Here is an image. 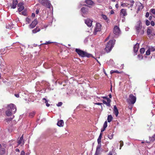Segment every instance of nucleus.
Segmentation results:
<instances>
[{"instance_id":"nucleus-1","label":"nucleus","mask_w":155,"mask_h":155,"mask_svg":"<svg viewBox=\"0 0 155 155\" xmlns=\"http://www.w3.org/2000/svg\"><path fill=\"white\" fill-rule=\"evenodd\" d=\"M135 28L136 32L138 34H143L144 32V29H142L141 22L139 21L137 23V24L135 26Z\"/></svg>"},{"instance_id":"nucleus-2","label":"nucleus","mask_w":155,"mask_h":155,"mask_svg":"<svg viewBox=\"0 0 155 155\" xmlns=\"http://www.w3.org/2000/svg\"><path fill=\"white\" fill-rule=\"evenodd\" d=\"M115 40L114 39L110 40L106 45L105 50L107 52H109L114 46Z\"/></svg>"},{"instance_id":"nucleus-3","label":"nucleus","mask_w":155,"mask_h":155,"mask_svg":"<svg viewBox=\"0 0 155 155\" xmlns=\"http://www.w3.org/2000/svg\"><path fill=\"white\" fill-rule=\"evenodd\" d=\"M76 51L80 56L82 57H90L91 56V55L90 54L87 53L84 51L80 49H76Z\"/></svg>"},{"instance_id":"nucleus-4","label":"nucleus","mask_w":155,"mask_h":155,"mask_svg":"<svg viewBox=\"0 0 155 155\" xmlns=\"http://www.w3.org/2000/svg\"><path fill=\"white\" fill-rule=\"evenodd\" d=\"M38 1L43 5L49 8H50L51 4L49 1L48 0H38Z\"/></svg>"},{"instance_id":"nucleus-5","label":"nucleus","mask_w":155,"mask_h":155,"mask_svg":"<svg viewBox=\"0 0 155 155\" xmlns=\"http://www.w3.org/2000/svg\"><path fill=\"white\" fill-rule=\"evenodd\" d=\"M136 99V97L133 94H130L129 95V98L127 100V101L129 104H134L135 102Z\"/></svg>"},{"instance_id":"nucleus-6","label":"nucleus","mask_w":155,"mask_h":155,"mask_svg":"<svg viewBox=\"0 0 155 155\" xmlns=\"http://www.w3.org/2000/svg\"><path fill=\"white\" fill-rule=\"evenodd\" d=\"M101 25L99 23H97L95 26L94 33V35H96L97 32L101 30Z\"/></svg>"},{"instance_id":"nucleus-7","label":"nucleus","mask_w":155,"mask_h":155,"mask_svg":"<svg viewBox=\"0 0 155 155\" xmlns=\"http://www.w3.org/2000/svg\"><path fill=\"white\" fill-rule=\"evenodd\" d=\"M7 109L9 110L12 111H13V113H15L16 108L15 106L12 104H11L8 105L7 106Z\"/></svg>"},{"instance_id":"nucleus-8","label":"nucleus","mask_w":155,"mask_h":155,"mask_svg":"<svg viewBox=\"0 0 155 155\" xmlns=\"http://www.w3.org/2000/svg\"><path fill=\"white\" fill-rule=\"evenodd\" d=\"M114 34L117 36L119 35L120 33V31L119 28L117 26H114Z\"/></svg>"},{"instance_id":"nucleus-9","label":"nucleus","mask_w":155,"mask_h":155,"mask_svg":"<svg viewBox=\"0 0 155 155\" xmlns=\"http://www.w3.org/2000/svg\"><path fill=\"white\" fill-rule=\"evenodd\" d=\"M18 3V2L17 0H13L12 4V5L10 3H8V6H11V8L14 9L16 8Z\"/></svg>"},{"instance_id":"nucleus-10","label":"nucleus","mask_w":155,"mask_h":155,"mask_svg":"<svg viewBox=\"0 0 155 155\" xmlns=\"http://www.w3.org/2000/svg\"><path fill=\"white\" fill-rule=\"evenodd\" d=\"M81 10L82 12V16L84 17H85L86 15L88 13V8L86 7H83L82 8Z\"/></svg>"},{"instance_id":"nucleus-11","label":"nucleus","mask_w":155,"mask_h":155,"mask_svg":"<svg viewBox=\"0 0 155 155\" xmlns=\"http://www.w3.org/2000/svg\"><path fill=\"white\" fill-rule=\"evenodd\" d=\"M17 143H18V146L20 145L21 146H22L24 145V141L23 140V135L19 139H18Z\"/></svg>"},{"instance_id":"nucleus-12","label":"nucleus","mask_w":155,"mask_h":155,"mask_svg":"<svg viewBox=\"0 0 155 155\" xmlns=\"http://www.w3.org/2000/svg\"><path fill=\"white\" fill-rule=\"evenodd\" d=\"M38 21L36 19H35L29 25V28H34L38 24Z\"/></svg>"},{"instance_id":"nucleus-13","label":"nucleus","mask_w":155,"mask_h":155,"mask_svg":"<svg viewBox=\"0 0 155 155\" xmlns=\"http://www.w3.org/2000/svg\"><path fill=\"white\" fill-rule=\"evenodd\" d=\"M93 22L92 20L91 19H90L89 18H87L85 20V23L89 27L91 26L92 25V22Z\"/></svg>"},{"instance_id":"nucleus-14","label":"nucleus","mask_w":155,"mask_h":155,"mask_svg":"<svg viewBox=\"0 0 155 155\" xmlns=\"http://www.w3.org/2000/svg\"><path fill=\"white\" fill-rule=\"evenodd\" d=\"M130 4H127L126 3L125 4L124 3L123 4H122L121 5H124V6H125V5L126 6H128V8H132L134 5V1L133 0H130Z\"/></svg>"},{"instance_id":"nucleus-15","label":"nucleus","mask_w":155,"mask_h":155,"mask_svg":"<svg viewBox=\"0 0 155 155\" xmlns=\"http://www.w3.org/2000/svg\"><path fill=\"white\" fill-rule=\"evenodd\" d=\"M147 34L149 37L151 36H153L154 35V34L153 32V29L152 28H148L147 29Z\"/></svg>"},{"instance_id":"nucleus-16","label":"nucleus","mask_w":155,"mask_h":155,"mask_svg":"<svg viewBox=\"0 0 155 155\" xmlns=\"http://www.w3.org/2000/svg\"><path fill=\"white\" fill-rule=\"evenodd\" d=\"M18 10L19 12H21L24 9V7L22 2L19 3L18 4Z\"/></svg>"},{"instance_id":"nucleus-17","label":"nucleus","mask_w":155,"mask_h":155,"mask_svg":"<svg viewBox=\"0 0 155 155\" xmlns=\"http://www.w3.org/2000/svg\"><path fill=\"white\" fill-rule=\"evenodd\" d=\"M137 5L138 6L137 10L138 11L142 10L143 8V5L139 2H137Z\"/></svg>"},{"instance_id":"nucleus-18","label":"nucleus","mask_w":155,"mask_h":155,"mask_svg":"<svg viewBox=\"0 0 155 155\" xmlns=\"http://www.w3.org/2000/svg\"><path fill=\"white\" fill-rule=\"evenodd\" d=\"M106 101H107L105 100H103L102 101L103 103L105 104L107 106H110V100L109 98H107Z\"/></svg>"},{"instance_id":"nucleus-19","label":"nucleus","mask_w":155,"mask_h":155,"mask_svg":"<svg viewBox=\"0 0 155 155\" xmlns=\"http://www.w3.org/2000/svg\"><path fill=\"white\" fill-rule=\"evenodd\" d=\"M120 14L122 15L123 16H125L127 15V13L126 10L124 9H122L120 11Z\"/></svg>"},{"instance_id":"nucleus-20","label":"nucleus","mask_w":155,"mask_h":155,"mask_svg":"<svg viewBox=\"0 0 155 155\" xmlns=\"http://www.w3.org/2000/svg\"><path fill=\"white\" fill-rule=\"evenodd\" d=\"M114 113L117 117V116L119 113L118 109L115 105H114Z\"/></svg>"},{"instance_id":"nucleus-21","label":"nucleus","mask_w":155,"mask_h":155,"mask_svg":"<svg viewBox=\"0 0 155 155\" xmlns=\"http://www.w3.org/2000/svg\"><path fill=\"white\" fill-rule=\"evenodd\" d=\"M85 2L88 5H92L94 4V2L91 0H86Z\"/></svg>"},{"instance_id":"nucleus-22","label":"nucleus","mask_w":155,"mask_h":155,"mask_svg":"<svg viewBox=\"0 0 155 155\" xmlns=\"http://www.w3.org/2000/svg\"><path fill=\"white\" fill-rule=\"evenodd\" d=\"M139 44L138 43L136 44L134 46V52H137L138 49L139 47Z\"/></svg>"},{"instance_id":"nucleus-23","label":"nucleus","mask_w":155,"mask_h":155,"mask_svg":"<svg viewBox=\"0 0 155 155\" xmlns=\"http://www.w3.org/2000/svg\"><path fill=\"white\" fill-rule=\"evenodd\" d=\"M57 125L59 127H62L64 125V121L62 120H60L58 121Z\"/></svg>"},{"instance_id":"nucleus-24","label":"nucleus","mask_w":155,"mask_h":155,"mask_svg":"<svg viewBox=\"0 0 155 155\" xmlns=\"http://www.w3.org/2000/svg\"><path fill=\"white\" fill-rule=\"evenodd\" d=\"M12 112H13V111H12L9 110L8 109L6 111V114L7 116H9L12 115Z\"/></svg>"},{"instance_id":"nucleus-25","label":"nucleus","mask_w":155,"mask_h":155,"mask_svg":"<svg viewBox=\"0 0 155 155\" xmlns=\"http://www.w3.org/2000/svg\"><path fill=\"white\" fill-rule=\"evenodd\" d=\"M40 29L38 27H36L35 29L32 30V33H35L38 32L40 31Z\"/></svg>"},{"instance_id":"nucleus-26","label":"nucleus","mask_w":155,"mask_h":155,"mask_svg":"<svg viewBox=\"0 0 155 155\" xmlns=\"http://www.w3.org/2000/svg\"><path fill=\"white\" fill-rule=\"evenodd\" d=\"M43 102H44L46 104V105L47 107H49L50 106V104L48 103V101L45 98H44L42 99Z\"/></svg>"},{"instance_id":"nucleus-27","label":"nucleus","mask_w":155,"mask_h":155,"mask_svg":"<svg viewBox=\"0 0 155 155\" xmlns=\"http://www.w3.org/2000/svg\"><path fill=\"white\" fill-rule=\"evenodd\" d=\"M113 119V117L111 115H109L107 117V121L108 122H110Z\"/></svg>"},{"instance_id":"nucleus-28","label":"nucleus","mask_w":155,"mask_h":155,"mask_svg":"<svg viewBox=\"0 0 155 155\" xmlns=\"http://www.w3.org/2000/svg\"><path fill=\"white\" fill-rule=\"evenodd\" d=\"M101 16L102 18L106 20L107 21H108V19L106 15H104V14H102L101 15Z\"/></svg>"},{"instance_id":"nucleus-29","label":"nucleus","mask_w":155,"mask_h":155,"mask_svg":"<svg viewBox=\"0 0 155 155\" xmlns=\"http://www.w3.org/2000/svg\"><path fill=\"white\" fill-rule=\"evenodd\" d=\"M101 153L100 149H96V151L94 155H98Z\"/></svg>"},{"instance_id":"nucleus-30","label":"nucleus","mask_w":155,"mask_h":155,"mask_svg":"<svg viewBox=\"0 0 155 155\" xmlns=\"http://www.w3.org/2000/svg\"><path fill=\"white\" fill-rule=\"evenodd\" d=\"M150 141L151 142H153L155 140V134L152 137L149 138Z\"/></svg>"},{"instance_id":"nucleus-31","label":"nucleus","mask_w":155,"mask_h":155,"mask_svg":"<svg viewBox=\"0 0 155 155\" xmlns=\"http://www.w3.org/2000/svg\"><path fill=\"white\" fill-rule=\"evenodd\" d=\"M5 153V149L4 148H1L0 150V153L2 155L4 154Z\"/></svg>"},{"instance_id":"nucleus-32","label":"nucleus","mask_w":155,"mask_h":155,"mask_svg":"<svg viewBox=\"0 0 155 155\" xmlns=\"http://www.w3.org/2000/svg\"><path fill=\"white\" fill-rule=\"evenodd\" d=\"M114 73L119 74V73H120V72H119L117 70H111L110 71V73L111 74H113V73Z\"/></svg>"},{"instance_id":"nucleus-33","label":"nucleus","mask_w":155,"mask_h":155,"mask_svg":"<svg viewBox=\"0 0 155 155\" xmlns=\"http://www.w3.org/2000/svg\"><path fill=\"white\" fill-rule=\"evenodd\" d=\"M26 24H29L31 22V19L30 18H27L26 19Z\"/></svg>"},{"instance_id":"nucleus-34","label":"nucleus","mask_w":155,"mask_h":155,"mask_svg":"<svg viewBox=\"0 0 155 155\" xmlns=\"http://www.w3.org/2000/svg\"><path fill=\"white\" fill-rule=\"evenodd\" d=\"M150 51H155V48L154 47H150L149 48Z\"/></svg>"},{"instance_id":"nucleus-35","label":"nucleus","mask_w":155,"mask_h":155,"mask_svg":"<svg viewBox=\"0 0 155 155\" xmlns=\"http://www.w3.org/2000/svg\"><path fill=\"white\" fill-rule=\"evenodd\" d=\"M114 135L113 134H110L108 135V137L110 140L112 139Z\"/></svg>"},{"instance_id":"nucleus-36","label":"nucleus","mask_w":155,"mask_h":155,"mask_svg":"<svg viewBox=\"0 0 155 155\" xmlns=\"http://www.w3.org/2000/svg\"><path fill=\"white\" fill-rule=\"evenodd\" d=\"M101 98H103L104 99H106V100H107V98H108L107 97H96L94 98V99H101Z\"/></svg>"},{"instance_id":"nucleus-37","label":"nucleus","mask_w":155,"mask_h":155,"mask_svg":"<svg viewBox=\"0 0 155 155\" xmlns=\"http://www.w3.org/2000/svg\"><path fill=\"white\" fill-rule=\"evenodd\" d=\"M120 149H121V147L123 145V141H122L120 140Z\"/></svg>"},{"instance_id":"nucleus-38","label":"nucleus","mask_w":155,"mask_h":155,"mask_svg":"<svg viewBox=\"0 0 155 155\" xmlns=\"http://www.w3.org/2000/svg\"><path fill=\"white\" fill-rule=\"evenodd\" d=\"M140 52L141 54H143L145 52V49L144 48H142L140 49Z\"/></svg>"},{"instance_id":"nucleus-39","label":"nucleus","mask_w":155,"mask_h":155,"mask_svg":"<svg viewBox=\"0 0 155 155\" xmlns=\"http://www.w3.org/2000/svg\"><path fill=\"white\" fill-rule=\"evenodd\" d=\"M114 149H113L111 151H110L108 155H112L113 153H114Z\"/></svg>"},{"instance_id":"nucleus-40","label":"nucleus","mask_w":155,"mask_h":155,"mask_svg":"<svg viewBox=\"0 0 155 155\" xmlns=\"http://www.w3.org/2000/svg\"><path fill=\"white\" fill-rule=\"evenodd\" d=\"M150 12L153 14L155 15V9H151L150 10Z\"/></svg>"},{"instance_id":"nucleus-41","label":"nucleus","mask_w":155,"mask_h":155,"mask_svg":"<svg viewBox=\"0 0 155 155\" xmlns=\"http://www.w3.org/2000/svg\"><path fill=\"white\" fill-rule=\"evenodd\" d=\"M150 51L148 49L146 52V54L147 55H149L150 54Z\"/></svg>"},{"instance_id":"nucleus-42","label":"nucleus","mask_w":155,"mask_h":155,"mask_svg":"<svg viewBox=\"0 0 155 155\" xmlns=\"http://www.w3.org/2000/svg\"><path fill=\"white\" fill-rule=\"evenodd\" d=\"M101 143L98 144V145L96 149H100L101 147Z\"/></svg>"},{"instance_id":"nucleus-43","label":"nucleus","mask_w":155,"mask_h":155,"mask_svg":"<svg viewBox=\"0 0 155 155\" xmlns=\"http://www.w3.org/2000/svg\"><path fill=\"white\" fill-rule=\"evenodd\" d=\"M107 126V121L105 122L104 124L103 127L104 128H106Z\"/></svg>"},{"instance_id":"nucleus-44","label":"nucleus","mask_w":155,"mask_h":155,"mask_svg":"<svg viewBox=\"0 0 155 155\" xmlns=\"http://www.w3.org/2000/svg\"><path fill=\"white\" fill-rule=\"evenodd\" d=\"M150 22L148 20H146V25L147 26H148L150 25Z\"/></svg>"},{"instance_id":"nucleus-45","label":"nucleus","mask_w":155,"mask_h":155,"mask_svg":"<svg viewBox=\"0 0 155 155\" xmlns=\"http://www.w3.org/2000/svg\"><path fill=\"white\" fill-rule=\"evenodd\" d=\"M138 57L140 60L142 59L143 58V56L141 54L139 55L138 56Z\"/></svg>"},{"instance_id":"nucleus-46","label":"nucleus","mask_w":155,"mask_h":155,"mask_svg":"<svg viewBox=\"0 0 155 155\" xmlns=\"http://www.w3.org/2000/svg\"><path fill=\"white\" fill-rule=\"evenodd\" d=\"M62 103L61 102H59L58 104H57V106L58 107L61 106L62 105Z\"/></svg>"},{"instance_id":"nucleus-47","label":"nucleus","mask_w":155,"mask_h":155,"mask_svg":"<svg viewBox=\"0 0 155 155\" xmlns=\"http://www.w3.org/2000/svg\"><path fill=\"white\" fill-rule=\"evenodd\" d=\"M51 42H50V41H47L45 43H44V44H41L40 45H43V44H45V45H47L48 44H50V43H51Z\"/></svg>"},{"instance_id":"nucleus-48","label":"nucleus","mask_w":155,"mask_h":155,"mask_svg":"<svg viewBox=\"0 0 155 155\" xmlns=\"http://www.w3.org/2000/svg\"><path fill=\"white\" fill-rule=\"evenodd\" d=\"M34 115L35 113L34 112H33L30 114L29 116L30 117H32Z\"/></svg>"},{"instance_id":"nucleus-49","label":"nucleus","mask_w":155,"mask_h":155,"mask_svg":"<svg viewBox=\"0 0 155 155\" xmlns=\"http://www.w3.org/2000/svg\"><path fill=\"white\" fill-rule=\"evenodd\" d=\"M20 155H25V153L23 150L21 151Z\"/></svg>"},{"instance_id":"nucleus-50","label":"nucleus","mask_w":155,"mask_h":155,"mask_svg":"<svg viewBox=\"0 0 155 155\" xmlns=\"http://www.w3.org/2000/svg\"><path fill=\"white\" fill-rule=\"evenodd\" d=\"M151 25L152 26H154V25L155 23L153 21H152L151 22Z\"/></svg>"},{"instance_id":"nucleus-51","label":"nucleus","mask_w":155,"mask_h":155,"mask_svg":"<svg viewBox=\"0 0 155 155\" xmlns=\"http://www.w3.org/2000/svg\"><path fill=\"white\" fill-rule=\"evenodd\" d=\"M149 16V12H147L146 13L145 16L147 18Z\"/></svg>"},{"instance_id":"nucleus-52","label":"nucleus","mask_w":155,"mask_h":155,"mask_svg":"<svg viewBox=\"0 0 155 155\" xmlns=\"http://www.w3.org/2000/svg\"><path fill=\"white\" fill-rule=\"evenodd\" d=\"M101 139L98 138L97 141L98 144L101 143Z\"/></svg>"},{"instance_id":"nucleus-53","label":"nucleus","mask_w":155,"mask_h":155,"mask_svg":"<svg viewBox=\"0 0 155 155\" xmlns=\"http://www.w3.org/2000/svg\"><path fill=\"white\" fill-rule=\"evenodd\" d=\"M102 133H101L100 134V135L99 136V137L98 138V139H101V138H102Z\"/></svg>"},{"instance_id":"nucleus-54","label":"nucleus","mask_w":155,"mask_h":155,"mask_svg":"<svg viewBox=\"0 0 155 155\" xmlns=\"http://www.w3.org/2000/svg\"><path fill=\"white\" fill-rule=\"evenodd\" d=\"M94 104H95L98 105H101L102 104V103H95Z\"/></svg>"},{"instance_id":"nucleus-55","label":"nucleus","mask_w":155,"mask_h":155,"mask_svg":"<svg viewBox=\"0 0 155 155\" xmlns=\"http://www.w3.org/2000/svg\"><path fill=\"white\" fill-rule=\"evenodd\" d=\"M105 128H104L103 127V128L101 129V132H103L105 130Z\"/></svg>"},{"instance_id":"nucleus-56","label":"nucleus","mask_w":155,"mask_h":155,"mask_svg":"<svg viewBox=\"0 0 155 155\" xmlns=\"http://www.w3.org/2000/svg\"><path fill=\"white\" fill-rule=\"evenodd\" d=\"M15 95L17 97H19V94H15Z\"/></svg>"},{"instance_id":"nucleus-57","label":"nucleus","mask_w":155,"mask_h":155,"mask_svg":"<svg viewBox=\"0 0 155 155\" xmlns=\"http://www.w3.org/2000/svg\"><path fill=\"white\" fill-rule=\"evenodd\" d=\"M39 12V10L37 9L36 10V13L37 14H38Z\"/></svg>"},{"instance_id":"nucleus-58","label":"nucleus","mask_w":155,"mask_h":155,"mask_svg":"<svg viewBox=\"0 0 155 155\" xmlns=\"http://www.w3.org/2000/svg\"><path fill=\"white\" fill-rule=\"evenodd\" d=\"M114 12L113 10H111L110 11V14H113L114 13Z\"/></svg>"},{"instance_id":"nucleus-59","label":"nucleus","mask_w":155,"mask_h":155,"mask_svg":"<svg viewBox=\"0 0 155 155\" xmlns=\"http://www.w3.org/2000/svg\"><path fill=\"white\" fill-rule=\"evenodd\" d=\"M15 151L17 152H19V150L18 148H16L15 149Z\"/></svg>"},{"instance_id":"nucleus-60","label":"nucleus","mask_w":155,"mask_h":155,"mask_svg":"<svg viewBox=\"0 0 155 155\" xmlns=\"http://www.w3.org/2000/svg\"><path fill=\"white\" fill-rule=\"evenodd\" d=\"M35 16V15L34 13H32V16L33 17H34Z\"/></svg>"},{"instance_id":"nucleus-61","label":"nucleus","mask_w":155,"mask_h":155,"mask_svg":"<svg viewBox=\"0 0 155 155\" xmlns=\"http://www.w3.org/2000/svg\"><path fill=\"white\" fill-rule=\"evenodd\" d=\"M152 18V17L151 16H150L149 17V19L150 20H151Z\"/></svg>"},{"instance_id":"nucleus-62","label":"nucleus","mask_w":155,"mask_h":155,"mask_svg":"<svg viewBox=\"0 0 155 155\" xmlns=\"http://www.w3.org/2000/svg\"><path fill=\"white\" fill-rule=\"evenodd\" d=\"M115 7H116V8H118V4H116V5H115Z\"/></svg>"},{"instance_id":"nucleus-63","label":"nucleus","mask_w":155,"mask_h":155,"mask_svg":"<svg viewBox=\"0 0 155 155\" xmlns=\"http://www.w3.org/2000/svg\"><path fill=\"white\" fill-rule=\"evenodd\" d=\"M11 120H12V119H11V118H9V119H7V120H8V121H10Z\"/></svg>"},{"instance_id":"nucleus-64","label":"nucleus","mask_w":155,"mask_h":155,"mask_svg":"<svg viewBox=\"0 0 155 155\" xmlns=\"http://www.w3.org/2000/svg\"><path fill=\"white\" fill-rule=\"evenodd\" d=\"M109 39V37H107V38H106V39H105V41H107V40H108Z\"/></svg>"}]
</instances>
